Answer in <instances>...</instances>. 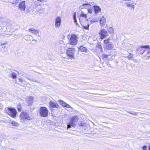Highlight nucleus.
I'll return each instance as SVG.
<instances>
[{"mask_svg":"<svg viewBox=\"0 0 150 150\" xmlns=\"http://www.w3.org/2000/svg\"><path fill=\"white\" fill-rule=\"evenodd\" d=\"M108 30L110 34H112L113 33L114 30L112 27H110L108 29Z\"/></svg>","mask_w":150,"mask_h":150,"instance_id":"nucleus-29","label":"nucleus"},{"mask_svg":"<svg viewBox=\"0 0 150 150\" xmlns=\"http://www.w3.org/2000/svg\"><path fill=\"white\" fill-rule=\"evenodd\" d=\"M38 1H40L42 2H45V1L44 0H37Z\"/></svg>","mask_w":150,"mask_h":150,"instance_id":"nucleus-43","label":"nucleus"},{"mask_svg":"<svg viewBox=\"0 0 150 150\" xmlns=\"http://www.w3.org/2000/svg\"><path fill=\"white\" fill-rule=\"evenodd\" d=\"M148 150H150V145L149 146Z\"/></svg>","mask_w":150,"mask_h":150,"instance_id":"nucleus-48","label":"nucleus"},{"mask_svg":"<svg viewBox=\"0 0 150 150\" xmlns=\"http://www.w3.org/2000/svg\"><path fill=\"white\" fill-rule=\"evenodd\" d=\"M26 103L28 106L31 105L33 103V96H28L26 98Z\"/></svg>","mask_w":150,"mask_h":150,"instance_id":"nucleus-12","label":"nucleus"},{"mask_svg":"<svg viewBox=\"0 0 150 150\" xmlns=\"http://www.w3.org/2000/svg\"><path fill=\"white\" fill-rule=\"evenodd\" d=\"M60 104L63 107H65L66 103L62 100H59V101Z\"/></svg>","mask_w":150,"mask_h":150,"instance_id":"nucleus-26","label":"nucleus"},{"mask_svg":"<svg viewBox=\"0 0 150 150\" xmlns=\"http://www.w3.org/2000/svg\"><path fill=\"white\" fill-rule=\"evenodd\" d=\"M99 46L101 48V49H102L100 45H99Z\"/></svg>","mask_w":150,"mask_h":150,"instance_id":"nucleus-50","label":"nucleus"},{"mask_svg":"<svg viewBox=\"0 0 150 150\" xmlns=\"http://www.w3.org/2000/svg\"><path fill=\"white\" fill-rule=\"evenodd\" d=\"M24 38L26 40L30 42H36L37 40L33 39L31 36L27 35L24 37Z\"/></svg>","mask_w":150,"mask_h":150,"instance_id":"nucleus-11","label":"nucleus"},{"mask_svg":"<svg viewBox=\"0 0 150 150\" xmlns=\"http://www.w3.org/2000/svg\"><path fill=\"white\" fill-rule=\"evenodd\" d=\"M77 39L75 35H71L70 38L69 44L71 45H75L77 43Z\"/></svg>","mask_w":150,"mask_h":150,"instance_id":"nucleus-3","label":"nucleus"},{"mask_svg":"<svg viewBox=\"0 0 150 150\" xmlns=\"http://www.w3.org/2000/svg\"><path fill=\"white\" fill-rule=\"evenodd\" d=\"M65 107L67 108H71L72 109H73V108L71 106L67 104V103H66V104L65 105Z\"/></svg>","mask_w":150,"mask_h":150,"instance_id":"nucleus-35","label":"nucleus"},{"mask_svg":"<svg viewBox=\"0 0 150 150\" xmlns=\"http://www.w3.org/2000/svg\"><path fill=\"white\" fill-rule=\"evenodd\" d=\"M100 38L103 39L108 36V33L104 29H101L99 32Z\"/></svg>","mask_w":150,"mask_h":150,"instance_id":"nucleus-8","label":"nucleus"},{"mask_svg":"<svg viewBox=\"0 0 150 150\" xmlns=\"http://www.w3.org/2000/svg\"><path fill=\"white\" fill-rule=\"evenodd\" d=\"M60 44H61V45L64 44L63 42L62 41H60Z\"/></svg>","mask_w":150,"mask_h":150,"instance_id":"nucleus-44","label":"nucleus"},{"mask_svg":"<svg viewBox=\"0 0 150 150\" xmlns=\"http://www.w3.org/2000/svg\"><path fill=\"white\" fill-rule=\"evenodd\" d=\"M17 108L19 111L20 112L21 111L22 108L21 105H18L17 106Z\"/></svg>","mask_w":150,"mask_h":150,"instance_id":"nucleus-33","label":"nucleus"},{"mask_svg":"<svg viewBox=\"0 0 150 150\" xmlns=\"http://www.w3.org/2000/svg\"><path fill=\"white\" fill-rule=\"evenodd\" d=\"M82 8H86L88 10L89 8H92L91 5L89 4H85L80 6Z\"/></svg>","mask_w":150,"mask_h":150,"instance_id":"nucleus-19","label":"nucleus"},{"mask_svg":"<svg viewBox=\"0 0 150 150\" xmlns=\"http://www.w3.org/2000/svg\"><path fill=\"white\" fill-rule=\"evenodd\" d=\"M98 18H95L93 19V23L98 22Z\"/></svg>","mask_w":150,"mask_h":150,"instance_id":"nucleus-36","label":"nucleus"},{"mask_svg":"<svg viewBox=\"0 0 150 150\" xmlns=\"http://www.w3.org/2000/svg\"><path fill=\"white\" fill-rule=\"evenodd\" d=\"M49 105L52 108H58L59 105L57 103H54L52 100H50L49 102Z\"/></svg>","mask_w":150,"mask_h":150,"instance_id":"nucleus-16","label":"nucleus"},{"mask_svg":"<svg viewBox=\"0 0 150 150\" xmlns=\"http://www.w3.org/2000/svg\"><path fill=\"white\" fill-rule=\"evenodd\" d=\"M28 79H29V80H31V81H34V82H38V81H36L35 80V79H29L28 78H27Z\"/></svg>","mask_w":150,"mask_h":150,"instance_id":"nucleus-41","label":"nucleus"},{"mask_svg":"<svg viewBox=\"0 0 150 150\" xmlns=\"http://www.w3.org/2000/svg\"><path fill=\"white\" fill-rule=\"evenodd\" d=\"M11 124L13 126H18L19 124L15 121H12L11 122Z\"/></svg>","mask_w":150,"mask_h":150,"instance_id":"nucleus-28","label":"nucleus"},{"mask_svg":"<svg viewBox=\"0 0 150 150\" xmlns=\"http://www.w3.org/2000/svg\"><path fill=\"white\" fill-rule=\"evenodd\" d=\"M67 45L65 44H63L60 46V49L63 51L65 50V48L66 47Z\"/></svg>","mask_w":150,"mask_h":150,"instance_id":"nucleus-24","label":"nucleus"},{"mask_svg":"<svg viewBox=\"0 0 150 150\" xmlns=\"http://www.w3.org/2000/svg\"><path fill=\"white\" fill-rule=\"evenodd\" d=\"M7 44V42H6L4 43H1V45L2 47L4 49L6 48V46H5Z\"/></svg>","mask_w":150,"mask_h":150,"instance_id":"nucleus-31","label":"nucleus"},{"mask_svg":"<svg viewBox=\"0 0 150 150\" xmlns=\"http://www.w3.org/2000/svg\"><path fill=\"white\" fill-rule=\"evenodd\" d=\"M10 75L13 79H15L16 78L17 76L16 74L14 72H12L10 73Z\"/></svg>","mask_w":150,"mask_h":150,"instance_id":"nucleus-27","label":"nucleus"},{"mask_svg":"<svg viewBox=\"0 0 150 150\" xmlns=\"http://www.w3.org/2000/svg\"><path fill=\"white\" fill-rule=\"evenodd\" d=\"M61 23V18L59 16L56 17L55 20V28H59L60 27Z\"/></svg>","mask_w":150,"mask_h":150,"instance_id":"nucleus-10","label":"nucleus"},{"mask_svg":"<svg viewBox=\"0 0 150 150\" xmlns=\"http://www.w3.org/2000/svg\"><path fill=\"white\" fill-rule=\"evenodd\" d=\"M81 23V22L80 23ZM81 24L83 28L85 29H88L89 28V24L88 23H87L86 25H84L83 24L81 23Z\"/></svg>","mask_w":150,"mask_h":150,"instance_id":"nucleus-25","label":"nucleus"},{"mask_svg":"<svg viewBox=\"0 0 150 150\" xmlns=\"http://www.w3.org/2000/svg\"><path fill=\"white\" fill-rule=\"evenodd\" d=\"M7 113L11 117H14L16 116L17 112L16 109L13 108H8Z\"/></svg>","mask_w":150,"mask_h":150,"instance_id":"nucleus-6","label":"nucleus"},{"mask_svg":"<svg viewBox=\"0 0 150 150\" xmlns=\"http://www.w3.org/2000/svg\"><path fill=\"white\" fill-rule=\"evenodd\" d=\"M85 123L84 122H81L80 124V125L82 127L84 126H85Z\"/></svg>","mask_w":150,"mask_h":150,"instance_id":"nucleus-40","label":"nucleus"},{"mask_svg":"<svg viewBox=\"0 0 150 150\" xmlns=\"http://www.w3.org/2000/svg\"><path fill=\"white\" fill-rule=\"evenodd\" d=\"M2 17L1 16H0V19Z\"/></svg>","mask_w":150,"mask_h":150,"instance_id":"nucleus-52","label":"nucleus"},{"mask_svg":"<svg viewBox=\"0 0 150 150\" xmlns=\"http://www.w3.org/2000/svg\"><path fill=\"white\" fill-rule=\"evenodd\" d=\"M3 105L1 104L0 103V108H1L2 107Z\"/></svg>","mask_w":150,"mask_h":150,"instance_id":"nucleus-45","label":"nucleus"},{"mask_svg":"<svg viewBox=\"0 0 150 150\" xmlns=\"http://www.w3.org/2000/svg\"><path fill=\"white\" fill-rule=\"evenodd\" d=\"M147 148V146L146 145H144L142 148V149L143 150H146Z\"/></svg>","mask_w":150,"mask_h":150,"instance_id":"nucleus-38","label":"nucleus"},{"mask_svg":"<svg viewBox=\"0 0 150 150\" xmlns=\"http://www.w3.org/2000/svg\"><path fill=\"white\" fill-rule=\"evenodd\" d=\"M79 51H81V52H86L87 51V49L86 47H84L83 46H81L79 48Z\"/></svg>","mask_w":150,"mask_h":150,"instance_id":"nucleus-22","label":"nucleus"},{"mask_svg":"<svg viewBox=\"0 0 150 150\" xmlns=\"http://www.w3.org/2000/svg\"><path fill=\"white\" fill-rule=\"evenodd\" d=\"M88 12L89 13H92L93 10L92 9H90V8H89L88 9Z\"/></svg>","mask_w":150,"mask_h":150,"instance_id":"nucleus-37","label":"nucleus"},{"mask_svg":"<svg viewBox=\"0 0 150 150\" xmlns=\"http://www.w3.org/2000/svg\"><path fill=\"white\" fill-rule=\"evenodd\" d=\"M106 18L103 16L100 20V25L103 26L105 25Z\"/></svg>","mask_w":150,"mask_h":150,"instance_id":"nucleus-20","label":"nucleus"},{"mask_svg":"<svg viewBox=\"0 0 150 150\" xmlns=\"http://www.w3.org/2000/svg\"><path fill=\"white\" fill-rule=\"evenodd\" d=\"M73 19L74 20V22L76 23L77 26H79V24L77 23V21L76 19V12H75L73 15Z\"/></svg>","mask_w":150,"mask_h":150,"instance_id":"nucleus-23","label":"nucleus"},{"mask_svg":"<svg viewBox=\"0 0 150 150\" xmlns=\"http://www.w3.org/2000/svg\"><path fill=\"white\" fill-rule=\"evenodd\" d=\"M19 8L22 11H24L25 9V1H23L21 2L19 4Z\"/></svg>","mask_w":150,"mask_h":150,"instance_id":"nucleus-14","label":"nucleus"},{"mask_svg":"<svg viewBox=\"0 0 150 150\" xmlns=\"http://www.w3.org/2000/svg\"><path fill=\"white\" fill-rule=\"evenodd\" d=\"M125 4L127 7H131L132 9L133 10H134L135 5L133 4L131 2H126Z\"/></svg>","mask_w":150,"mask_h":150,"instance_id":"nucleus-18","label":"nucleus"},{"mask_svg":"<svg viewBox=\"0 0 150 150\" xmlns=\"http://www.w3.org/2000/svg\"><path fill=\"white\" fill-rule=\"evenodd\" d=\"M20 81L21 82H22V79H19Z\"/></svg>","mask_w":150,"mask_h":150,"instance_id":"nucleus-47","label":"nucleus"},{"mask_svg":"<svg viewBox=\"0 0 150 150\" xmlns=\"http://www.w3.org/2000/svg\"><path fill=\"white\" fill-rule=\"evenodd\" d=\"M77 117H74L71 119L70 122L68 123L67 125V129L71 127H74L76 125V119Z\"/></svg>","mask_w":150,"mask_h":150,"instance_id":"nucleus-5","label":"nucleus"},{"mask_svg":"<svg viewBox=\"0 0 150 150\" xmlns=\"http://www.w3.org/2000/svg\"><path fill=\"white\" fill-rule=\"evenodd\" d=\"M148 58L149 57L150 58V56H148L147 57Z\"/></svg>","mask_w":150,"mask_h":150,"instance_id":"nucleus-51","label":"nucleus"},{"mask_svg":"<svg viewBox=\"0 0 150 150\" xmlns=\"http://www.w3.org/2000/svg\"><path fill=\"white\" fill-rule=\"evenodd\" d=\"M78 17H79V20L80 22L81 21V20H82L83 17L85 19V20H86V18H87L86 15V14H85L82 11H81V13L80 14V16H78Z\"/></svg>","mask_w":150,"mask_h":150,"instance_id":"nucleus-17","label":"nucleus"},{"mask_svg":"<svg viewBox=\"0 0 150 150\" xmlns=\"http://www.w3.org/2000/svg\"><path fill=\"white\" fill-rule=\"evenodd\" d=\"M132 0H124V1H131Z\"/></svg>","mask_w":150,"mask_h":150,"instance_id":"nucleus-49","label":"nucleus"},{"mask_svg":"<svg viewBox=\"0 0 150 150\" xmlns=\"http://www.w3.org/2000/svg\"><path fill=\"white\" fill-rule=\"evenodd\" d=\"M69 37H70V36H69V37H68V38H69Z\"/></svg>","mask_w":150,"mask_h":150,"instance_id":"nucleus-53","label":"nucleus"},{"mask_svg":"<svg viewBox=\"0 0 150 150\" xmlns=\"http://www.w3.org/2000/svg\"><path fill=\"white\" fill-rule=\"evenodd\" d=\"M20 118L21 120H30L31 118L29 116L28 113L25 112H22L20 115Z\"/></svg>","mask_w":150,"mask_h":150,"instance_id":"nucleus-4","label":"nucleus"},{"mask_svg":"<svg viewBox=\"0 0 150 150\" xmlns=\"http://www.w3.org/2000/svg\"><path fill=\"white\" fill-rule=\"evenodd\" d=\"M133 60L134 61V62H137V63H139V60L136 59H133Z\"/></svg>","mask_w":150,"mask_h":150,"instance_id":"nucleus-39","label":"nucleus"},{"mask_svg":"<svg viewBox=\"0 0 150 150\" xmlns=\"http://www.w3.org/2000/svg\"><path fill=\"white\" fill-rule=\"evenodd\" d=\"M7 23L6 22L4 18L2 17L0 19V25L2 27H5L7 25Z\"/></svg>","mask_w":150,"mask_h":150,"instance_id":"nucleus-13","label":"nucleus"},{"mask_svg":"<svg viewBox=\"0 0 150 150\" xmlns=\"http://www.w3.org/2000/svg\"><path fill=\"white\" fill-rule=\"evenodd\" d=\"M29 31L31 32L33 34H35L36 35L38 36V37L40 36L39 35V33L38 30L34 29H29Z\"/></svg>","mask_w":150,"mask_h":150,"instance_id":"nucleus-21","label":"nucleus"},{"mask_svg":"<svg viewBox=\"0 0 150 150\" xmlns=\"http://www.w3.org/2000/svg\"><path fill=\"white\" fill-rule=\"evenodd\" d=\"M128 113H130L132 115L136 116L137 115V112H135L134 111H133L132 112H128Z\"/></svg>","mask_w":150,"mask_h":150,"instance_id":"nucleus-32","label":"nucleus"},{"mask_svg":"<svg viewBox=\"0 0 150 150\" xmlns=\"http://www.w3.org/2000/svg\"><path fill=\"white\" fill-rule=\"evenodd\" d=\"M75 51V49L74 48H69L67 51V55L70 58L72 59L74 57V55Z\"/></svg>","mask_w":150,"mask_h":150,"instance_id":"nucleus-7","label":"nucleus"},{"mask_svg":"<svg viewBox=\"0 0 150 150\" xmlns=\"http://www.w3.org/2000/svg\"><path fill=\"white\" fill-rule=\"evenodd\" d=\"M149 47V46L147 45L140 46L138 48L137 51L141 54H142L146 50V49Z\"/></svg>","mask_w":150,"mask_h":150,"instance_id":"nucleus-9","label":"nucleus"},{"mask_svg":"<svg viewBox=\"0 0 150 150\" xmlns=\"http://www.w3.org/2000/svg\"><path fill=\"white\" fill-rule=\"evenodd\" d=\"M93 19H92L91 21V23H93Z\"/></svg>","mask_w":150,"mask_h":150,"instance_id":"nucleus-46","label":"nucleus"},{"mask_svg":"<svg viewBox=\"0 0 150 150\" xmlns=\"http://www.w3.org/2000/svg\"><path fill=\"white\" fill-rule=\"evenodd\" d=\"M147 49H148V48ZM148 49L147 50V53H150V48H149H149H148Z\"/></svg>","mask_w":150,"mask_h":150,"instance_id":"nucleus-42","label":"nucleus"},{"mask_svg":"<svg viewBox=\"0 0 150 150\" xmlns=\"http://www.w3.org/2000/svg\"><path fill=\"white\" fill-rule=\"evenodd\" d=\"M110 39L109 38L106 40H104V48L105 49L111 50L113 48V46L112 43L110 41Z\"/></svg>","mask_w":150,"mask_h":150,"instance_id":"nucleus-2","label":"nucleus"},{"mask_svg":"<svg viewBox=\"0 0 150 150\" xmlns=\"http://www.w3.org/2000/svg\"><path fill=\"white\" fill-rule=\"evenodd\" d=\"M92 7V8H93L94 11L95 12V14H96L97 13H99L101 10V8L100 7L97 6H91Z\"/></svg>","mask_w":150,"mask_h":150,"instance_id":"nucleus-15","label":"nucleus"},{"mask_svg":"<svg viewBox=\"0 0 150 150\" xmlns=\"http://www.w3.org/2000/svg\"><path fill=\"white\" fill-rule=\"evenodd\" d=\"M127 58H128L129 59L131 60H132L133 59V55L132 54H129L128 56L127 57Z\"/></svg>","mask_w":150,"mask_h":150,"instance_id":"nucleus-30","label":"nucleus"},{"mask_svg":"<svg viewBox=\"0 0 150 150\" xmlns=\"http://www.w3.org/2000/svg\"><path fill=\"white\" fill-rule=\"evenodd\" d=\"M108 54H103V55H102V58H106L108 57Z\"/></svg>","mask_w":150,"mask_h":150,"instance_id":"nucleus-34","label":"nucleus"},{"mask_svg":"<svg viewBox=\"0 0 150 150\" xmlns=\"http://www.w3.org/2000/svg\"><path fill=\"white\" fill-rule=\"evenodd\" d=\"M49 111L47 108L45 107H41L40 108L39 113L41 116L46 117L48 115Z\"/></svg>","mask_w":150,"mask_h":150,"instance_id":"nucleus-1","label":"nucleus"}]
</instances>
